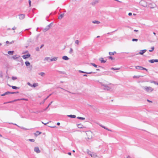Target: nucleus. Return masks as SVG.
I'll return each instance as SVG.
<instances>
[{"mask_svg":"<svg viewBox=\"0 0 158 158\" xmlns=\"http://www.w3.org/2000/svg\"><path fill=\"white\" fill-rule=\"evenodd\" d=\"M111 83H110L108 85L103 84L102 83H101L102 86L104 87L103 89L105 90H109L111 89V87L108 86L109 85H111Z\"/></svg>","mask_w":158,"mask_h":158,"instance_id":"nucleus-1","label":"nucleus"},{"mask_svg":"<svg viewBox=\"0 0 158 158\" xmlns=\"http://www.w3.org/2000/svg\"><path fill=\"white\" fill-rule=\"evenodd\" d=\"M143 89L145 90L147 92H150L153 90V89L151 87H143Z\"/></svg>","mask_w":158,"mask_h":158,"instance_id":"nucleus-2","label":"nucleus"},{"mask_svg":"<svg viewBox=\"0 0 158 158\" xmlns=\"http://www.w3.org/2000/svg\"><path fill=\"white\" fill-rule=\"evenodd\" d=\"M16 60L18 61H19L21 62L22 66H23L24 64L22 58L20 57V56L18 58H17Z\"/></svg>","mask_w":158,"mask_h":158,"instance_id":"nucleus-3","label":"nucleus"},{"mask_svg":"<svg viewBox=\"0 0 158 158\" xmlns=\"http://www.w3.org/2000/svg\"><path fill=\"white\" fill-rule=\"evenodd\" d=\"M135 68L136 69H141V70H145L146 71H148V69H146L143 68L142 66H135Z\"/></svg>","mask_w":158,"mask_h":158,"instance_id":"nucleus-4","label":"nucleus"},{"mask_svg":"<svg viewBox=\"0 0 158 158\" xmlns=\"http://www.w3.org/2000/svg\"><path fill=\"white\" fill-rule=\"evenodd\" d=\"M31 56V55L28 53L26 55H25L22 56V57L24 59H26L27 58H28Z\"/></svg>","mask_w":158,"mask_h":158,"instance_id":"nucleus-5","label":"nucleus"},{"mask_svg":"<svg viewBox=\"0 0 158 158\" xmlns=\"http://www.w3.org/2000/svg\"><path fill=\"white\" fill-rule=\"evenodd\" d=\"M34 151L36 152L37 153H38L40 152V151L38 147H35L34 148Z\"/></svg>","mask_w":158,"mask_h":158,"instance_id":"nucleus-6","label":"nucleus"},{"mask_svg":"<svg viewBox=\"0 0 158 158\" xmlns=\"http://www.w3.org/2000/svg\"><path fill=\"white\" fill-rule=\"evenodd\" d=\"M79 72L80 73H85L87 74H90L93 73H95V72H84L81 70H79Z\"/></svg>","mask_w":158,"mask_h":158,"instance_id":"nucleus-7","label":"nucleus"},{"mask_svg":"<svg viewBox=\"0 0 158 158\" xmlns=\"http://www.w3.org/2000/svg\"><path fill=\"white\" fill-rule=\"evenodd\" d=\"M19 19L21 20L23 19L25 17V15L24 14H20L19 15Z\"/></svg>","mask_w":158,"mask_h":158,"instance_id":"nucleus-8","label":"nucleus"},{"mask_svg":"<svg viewBox=\"0 0 158 158\" xmlns=\"http://www.w3.org/2000/svg\"><path fill=\"white\" fill-rule=\"evenodd\" d=\"M147 50L146 49H144L143 50H141L140 51V52L139 53V54L140 55H143L144 53Z\"/></svg>","mask_w":158,"mask_h":158,"instance_id":"nucleus-9","label":"nucleus"},{"mask_svg":"<svg viewBox=\"0 0 158 158\" xmlns=\"http://www.w3.org/2000/svg\"><path fill=\"white\" fill-rule=\"evenodd\" d=\"M11 93H10V92L7 91V92H6L5 93H4V94H2L1 95V96H4L6 95L11 94Z\"/></svg>","mask_w":158,"mask_h":158,"instance_id":"nucleus-10","label":"nucleus"},{"mask_svg":"<svg viewBox=\"0 0 158 158\" xmlns=\"http://www.w3.org/2000/svg\"><path fill=\"white\" fill-rule=\"evenodd\" d=\"M156 6V5L155 4H149V7L151 8H153L155 7Z\"/></svg>","mask_w":158,"mask_h":158,"instance_id":"nucleus-11","label":"nucleus"},{"mask_svg":"<svg viewBox=\"0 0 158 158\" xmlns=\"http://www.w3.org/2000/svg\"><path fill=\"white\" fill-rule=\"evenodd\" d=\"M51 95H52V94H49V96H48V97H47L46 98H45V99H44V100L43 101V102H41L40 103V104H44V102H45V101H46V100L47 98H49V97Z\"/></svg>","mask_w":158,"mask_h":158,"instance_id":"nucleus-12","label":"nucleus"},{"mask_svg":"<svg viewBox=\"0 0 158 158\" xmlns=\"http://www.w3.org/2000/svg\"><path fill=\"white\" fill-rule=\"evenodd\" d=\"M88 154L89 155L91 156L92 157H95L97 156L96 154L95 153H91V152H88Z\"/></svg>","mask_w":158,"mask_h":158,"instance_id":"nucleus-13","label":"nucleus"},{"mask_svg":"<svg viewBox=\"0 0 158 158\" xmlns=\"http://www.w3.org/2000/svg\"><path fill=\"white\" fill-rule=\"evenodd\" d=\"M58 59V57H54L53 58L50 59V60L51 61H56Z\"/></svg>","mask_w":158,"mask_h":158,"instance_id":"nucleus-14","label":"nucleus"},{"mask_svg":"<svg viewBox=\"0 0 158 158\" xmlns=\"http://www.w3.org/2000/svg\"><path fill=\"white\" fill-rule=\"evenodd\" d=\"M99 125L101 127H102L103 128H104V129H106L108 131H111V130H110L108 129L106 127H105V126H104L102 125Z\"/></svg>","mask_w":158,"mask_h":158,"instance_id":"nucleus-15","label":"nucleus"},{"mask_svg":"<svg viewBox=\"0 0 158 158\" xmlns=\"http://www.w3.org/2000/svg\"><path fill=\"white\" fill-rule=\"evenodd\" d=\"M64 14H62L59 16L58 17V19H61L64 17Z\"/></svg>","mask_w":158,"mask_h":158,"instance_id":"nucleus-16","label":"nucleus"},{"mask_svg":"<svg viewBox=\"0 0 158 158\" xmlns=\"http://www.w3.org/2000/svg\"><path fill=\"white\" fill-rule=\"evenodd\" d=\"M99 60L101 61V63H105L106 62V60H103L102 58H100Z\"/></svg>","mask_w":158,"mask_h":158,"instance_id":"nucleus-17","label":"nucleus"},{"mask_svg":"<svg viewBox=\"0 0 158 158\" xmlns=\"http://www.w3.org/2000/svg\"><path fill=\"white\" fill-rule=\"evenodd\" d=\"M67 116L71 118H75L76 117V116L75 115H72V114H71V115H68Z\"/></svg>","mask_w":158,"mask_h":158,"instance_id":"nucleus-18","label":"nucleus"},{"mask_svg":"<svg viewBox=\"0 0 158 158\" xmlns=\"http://www.w3.org/2000/svg\"><path fill=\"white\" fill-rule=\"evenodd\" d=\"M62 59L65 60H68L69 59V58L66 56H64L62 57Z\"/></svg>","mask_w":158,"mask_h":158,"instance_id":"nucleus-19","label":"nucleus"},{"mask_svg":"<svg viewBox=\"0 0 158 158\" xmlns=\"http://www.w3.org/2000/svg\"><path fill=\"white\" fill-rule=\"evenodd\" d=\"M38 84L37 83H34L33 85H32L31 87L35 88L38 86Z\"/></svg>","mask_w":158,"mask_h":158,"instance_id":"nucleus-20","label":"nucleus"},{"mask_svg":"<svg viewBox=\"0 0 158 158\" xmlns=\"http://www.w3.org/2000/svg\"><path fill=\"white\" fill-rule=\"evenodd\" d=\"M20 57L19 56L15 55L13 56L12 58L14 59L15 60V59H17V58H18V57Z\"/></svg>","mask_w":158,"mask_h":158,"instance_id":"nucleus-21","label":"nucleus"},{"mask_svg":"<svg viewBox=\"0 0 158 158\" xmlns=\"http://www.w3.org/2000/svg\"><path fill=\"white\" fill-rule=\"evenodd\" d=\"M77 126L78 128H83V126L81 124H77Z\"/></svg>","mask_w":158,"mask_h":158,"instance_id":"nucleus-22","label":"nucleus"},{"mask_svg":"<svg viewBox=\"0 0 158 158\" xmlns=\"http://www.w3.org/2000/svg\"><path fill=\"white\" fill-rule=\"evenodd\" d=\"M11 87L13 89H19L20 88L19 87H16L14 86H12Z\"/></svg>","mask_w":158,"mask_h":158,"instance_id":"nucleus-23","label":"nucleus"},{"mask_svg":"<svg viewBox=\"0 0 158 158\" xmlns=\"http://www.w3.org/2000/svg\"><path fill=\"white\" fill-rule=\"evenodd\" d=\"M25 64L26 66H28L30 64V63L28 61H26L25 62Z\"/></svg>","mask_w":158,"mask_h":158,"instance_id":"nucleus-24","label":"nucleus"},{"mask_svg":"<svg viewBox=\"0 0 158 158\" xmlns=\"http://www.w3.org/2000/svg\"><path fill=\"white\" fill-rule=\"evenodd\" d=\"M52 101L49 104V105H48V106L45 109H44V111H45L46 110H47L48 109V107L52 103Z\"/></svg>","mask_w":158,"mask_h":158,"instance_id":"nucleus-25","label":"nucleus"},{"mask_svg":"<svg viewBox=\"0 0 158 158\" xmlns=\"http://www.w3.org/2000/svg\"><path fill=\"white\" fill-rule=\"evenodd\" d=\"M49 29V28L47 26L44 29L43 31H46L48 30Z\"/></svg>","mask_w":158,"mask_h":158,"instance_id":"nucleus-26","label":"nucleus"},{"mask_svg":"<svg viewBox=\"0 0 158 158\" xmlns=\"http://www.w3.org/2000/svg\"><path fill=\"white\" fill-rule=\"evenodd\" d=\"M92 23H94V24H99L100 23V22L98 21H96V20H95V21H93L92 22Z\"/></svg>","mask_w":158,"mask_h":158,"instance_id":"nucleus-27","label":"nucleus"},{"mask_svg":"<svg viewBox=\"0 0 158 158\" xmlns=\"http://www.w3.org/2000/svg\"><path fill=\"white\" fill-rule=\"evenodd\" d=\"M14 52V51H9L8 53L9 55H13Z\"/></svg>","mask_w":158,"mask_h":158,"instance_id":"nucleus-28","label":"nucleus"},{"mask_svg":"<svg viewBox=\"0 0 158 158\" xmlns=\"http://www.w3.org/2000/svg\"><path fill=\"white\" fill-rule=\"evenodd\" d=\"M116 53V52H109V54L110 56H112V55H114V54Z\"/></svg>","mask_w":158,"mask_h":158,"instance_id":"nucleus-29","label":"nucleus"},{"mask_svg":"<svg viewBox=\"0 0 158 158\" xmlns=\"http://www.w3.org/2000/svg\"><path fill=\"white\" fill-rule=\"evenodd\" d=\"M77 118L78 119H81L82 120H84L85 119V118L82 117H77Z\"/></svg>","mask_w":158,"mask_h":158,"instance_id":"nucleus-30","label":"nucleus"},{"mask_svg":"<svg viewBox=\"0 0 158 158\" xmlns=\"http://www.w3.org/2000/svg\"><path fill=\"white\" fill-rule=\"evenodd\" d=\"M90 64H91V65H92V66H94V67H95V68H97L98 67V66L97 65H96L94 63H91Z\"/></svg>","mask_w":158,"mask_h":158,"instance_id":"nucleus-31","label":"nucleus"},{"mask_svg":"<svg viewBox=\"0 0 158 158\" xmlns=\"http://www.w3.org/2000/svg\"><path fill=\"white\" fill-rule=\"evenodd\" d=\"M135 55H136L135 54H134L133 53H132L131 54V55H129V56H128V57H132L133 56H135Z\"/></svg>","mask_w":158,"mask_h":158,"instance_id":"nucleus-32","label":"nucleus"},{"mask_svg":"<svg viewBox=\"0 0 158 158\" xmlns=\"http://www.w3.org/2000/svg\"><path fill=\"white\" fill-rule=\"evenodd\" d=\"M111 69V70H118L120 69V68H112Z\"/></svg>","mask_w":158,"mask_h":158,"instance_id":"nucleus-33","label":"nucleus"},{"mask_svg":"<svg viewBox=\"0 0 158 158\" xmlns=\"http://www.w3.org/2000/svg\"><path fill=\"white\" fill-rule=\"evenodd\" d=\"M39 74L41 75L42 76H44L45 74V73L44 72H41L39 73Z\"/></svg>","mask_w":158,"mask_h":158,"instance_id":"nucleus-34","label":"nucleus"},{"mask_svg":"<svg viewBox=\"0 0 158 158\" xmlns=\"http://www.w3.org/2000/svg\"><path fill=\"white\" fill-rule=\"evenodd\" d=\"M50 58L49 57H46L44 59V60H47L48 61L50 59Z\"/></svg>","mask_w":158,"mask_h":158,"instance_id":"nucleus-35","label":"nucleus"},{"mask_svg":"<svg viewBox=\"0 0 158 158\" xmlns=\"http://www.w3.org/2000/svg\"><path fill=\"white\" fill-rule=\"evenodd\" d=\"M41 133V132H40L37 131H36V134H35V135H40Z\"/></svg>","mask_w":158,"mask_h":158,"instance_id":"nucleus-36","label":"nucleus"},{"mask_svg":"<svg viewBox=\"0 0 158 158\" xmlns=\"http://www.w3.org/2000/svg\"><path fill=\"white\" fill-rule=\"evenodd\" d=\"M154 47H152V48H151V50H149V51L150 52H152V51H153V50H154Z\"/></svg>","mask_w":158,"mask_h":158,"instance_id":"nucleus-37","label":"nucleus"},{"mask_svg":"<svg viewBox=\"0 0 158 158\" xmlns=\"http://www.w3.org/2000/svg\"><path fill=\"white\" fill-rule=\"evenodd\" d=\"M141 76H133V78H138L139 77H140Z\"/></svg>","mask_w":158,"mask_h":158,"instance_id":"nucleus-38","label":"nucleus"},{"mask_svg":"<svg viewBox=\"0 0 158 158\" xmlns=\"http://www.w3.org/2000/svg\"><path fill=\"white\" fill-rule=\"evenodd\" d=\"M73 52V49L72 48H70V51L69 52V53L70 54H72Z\"/></svg>","mask_w":158,"mask_h":158,"instance_id":"nucleus-39","label":"nucleus"},{"mask_svg":"<svg viewBox=\"0 0 158 158\" xmlns=\"http://www.w3.org/2000/svg\"><path fill=\"white\" fill-rule=\"evenodd\" d=\"M20 100H24V101H27L28 100V99H26V98H22L20 99Z\"/></svg>","mask_w":158,"mask_h":158,"instance_id":"nucleus-40","label":"nucleus"},{"mask_svg":"<svg viewBox=\"0 0 158 158\" xmlns=\"http://www.w3.org/2000/svg\"><path fill=\"white\" fill-rule=\"evenodd\" d=\"M53 24L52 23H51L49 25L47 26L50 28L52 26V25Z\"/></svg>","mask_w":158,"mask_h":158,"instance_id":"nucleus-41","label":"nucleus"},{"mask_svg":"<svg viewBox=\"0 0 158 158\" xmlns=\"http://www.w3.org/2000/svg\"><path fill=\"white\" fill-rule=\"evenodd\" d=\"M108 58L111 60H113L114 59V58L112 56H109L108 57Z\"/></svg>","mask_w":158,"mask_h":158,"instance_id":"nucleus-42","label":"nucleus"},{"mask_svg":"<svg viewBox=\"0 0 158 158\" xmlns=\"http://www.w3.org/2000/svg\"><path fill=\"white\" fill-rule=\"evenodd\" d=\"M148 61L149 62L153 63H154L153 59L152 60H148Z\"/></svg>","mask_w":158,"mask_h":158,"instance_id":"nucleus-43","label":"nucleus"},{"mask_svg":"<svg viewBox=\"0 0 158 158\" xmlns=\"http://www.w3.org/2000/svg\"><path fill=\"white\" fill-rule=\"evenodd\" d=\"M29 140L30 142H34L35 141V140L33 139H29Z\"/></svg>","mask_w":158,"mask_h":158,"instance_id":"nucleus-44","label":"nucleus"},{"mask_svg":"<svg viewBox=\"0 0 158 158\" xmlns=\"http://www.w3.org/2000/svg\"><path fill=\"white\" fill-rule=\"evenodd\" d=\"M138 40L137 39H132V41H138Z\"/></svg>","mask_w":158,"mask_h":158,"instance_id":"nucleus-45","label":"nucleus"},{"mask_svg":"<svg viewBox=\"0 0 158 158\" xmlns=\"http://www.w3.org/2000/svg\"><path fill=\"white\" fill-rule=\"evenodd\" d=\"M35 50L36 51L39 52L40 51V49L38 47H37L35 48Z\"/></svg>","mask_w":158,"mask_h":158,"instance_id":"nucleus-46","label":"nucleus"},{"mask_svg":"<svg viewBox=\"0 0 158 158\" xmlns=\"http://www.w3.org/2000/svg\"><path fill=\"white\" fill-rule=\"evenodd\" d=\"M10 93H11V94H17L19 93V92H10Z\"/></svg>","mask_w":158,"mask_h":158,"instance_id":"nucleus-47","label":"nucleus"},{"mask_svg":"<svg viewBox=\"0 0 158 158\" xmlns=\"http://www.w3.org/2000/svg\"><path fill=\"white\" fill-rule=\"evenodd\" d=\"M17 79V77H12V80H16Z\"/></svg>","mask_w":158,"mask_h":158,"instance_id":"nucleus-48","label":"nucleus"},{"mask_svg":"<svg viewBox=\"0 0 158 158\" xmlns=\"http://www.w3.org/2000/svg\"><path fill=\"white\" fill-rule=\"evenodd\" d=\"M154 63L155 62H158V59H153Z\"/></svg>","mask_w":158,"mask_h":158,"instance_id":"nucleus-49","label":"nucleus"},{"mask_svg":"<svg viewBox=\"0 0 158 158\" xmlns=\"http://www.w3.org/2000/svg\"><path fill=\"white\" fill-rule=\"evenodd\" d=\"M28 2H29V6L30 7L31 6V1L30 0H29L28 1Z\"/></svg>","mask_w":158,"mask_h":158,"instance_id":"nucleus-50","label":"nucleus"},{"mask_svg":"<svg viewBox=\"0 0 158 158\" xmlns=\"http://www.w3.org/2000/svg\"><path fill=\"white\" fill-rule=\"evenodd\" d=\"M79 42V41L78 40H76L75 41V43L77 44H78Z\"/></svg>","mask_w":158,"mask_h":158,"instance_id":"nucleus-51","label":"nucleus"},{"mask_svg":"<svg viewBox=\"0 0 158 158\" xmlns=\"http://www.w3.org/2000/svg\"><path fill=\"white\" fill-rule=\"evenodd\" d=\"M98 2V0H96L93 2V3H94V4H95L97 3Z\"/></svg>","mask_w":158,"mask_h":158,"instance_id":"nucleus-52","label":"nucleus"},{"mask_svg":"<svg viewBox=\"0 0 158 158\" xmlns=\"http://www.w3.org/2000/svg\"><path fill=\"white\" fill-rule=\"evenodd\" d=\"M19 100H20V99H15V100H14L13 101H14V102H16V101H19Z\"/></svg>","mask_w":158,"mask_h":158,"instance_id":"nucleus-53","label":"nucleus"},{"mask_svg":"<svg viewBox=\"0 0 158 158\" xmlns=\"http://www.w3.org/2000/svg\"><path fill=\"white\" fill-rule=\"evenodd\" d=\"M149 81L151 83H154L155 81H152V80H150Z\"/></svg>","mask_w":158,"mask_h":158,"instance_id":"nucleus-54","label":"nucleus"},{"mask_svg":"<svg viewBox=\"0 0 158 158\" xmlns=\"http://www.w3.org/2000/svg\"><path fill=\"white\" fill-rule=\"evenodd\" d=\"M21 129H24V130H27V129H26V128H24V127H20Z\"/></svg>","mask_w":158,"mask_h":158,"instance_id":"nucleus-55","label":"nucleus"},{"mask_svg":"<svg viewBox=\"0 0 158 158\" xmlns=\"http://www.w3.org/2000/svg\"><path fill=\"white\" fill-rule=\"evenodd\" d=\"M27 84L28 85L30 86L31 87V86L32 85L31 84L30 82H27Z\"/></svg>","mask_w":158,"mask_h":158,"instance_id":"nucleus-56","label":"nucleus"},{"mask_svg":"<svg viewBox=\"0 0 158 158\" xmlns=\"http://www.w3.org/2000/svg\"><path fill=\"white\" fill-rule=\"evenodd\" d=\"M39 37V35H37L36 36V40H35V41H37V40H38V39Z\"/></svg>","mask_w":158,"mask_h":158,"instance_id":"nucleus-57","label":"nucleus"},{"mask_svg":"<svg viewBox=\"0 0 158 158\" xmlns=\"http://www.w3.org/2000/svg\"><path fill=\"white\" fill-rule=\"evenodd\" d=\"M29 42L31 43H34L33 40H31V39H30L29 40Z\"/></svg>","mask_w":158,"mask_h":158,"instance_id":"nucleus-58","label":"nucleus"},{"mask_svg":"<svg viewBox=\"0 0 158 158\" xmlns=\"http://www.w3.org/2000/svg\"><path fill=\"white\" fill-rule=\"evenodd\" d=\"M154 84L155 85H158V82H157L156 81H155V82H154Z\"/></svg>","mask_w":158,"mask_h":158,"instance_id":"nucleus-59","label":"nucleus"},{"mask_svg":"<svg viewBox=\"0 0 158 158\" xmlns=\"http://www.w3.org/2000/svg\"><path fill=\"white\" fill-rule=\"evenodd\" d=\"M147 101L148 102H151V103H152V101H150V100H148V99H147Z\"/></svg>","mask_w":158,"mask_h":158,"instance_id":"nucleus-60","label":"nucleus"},{"mask_svg":"<svg viewBox=\"0 0 158 158\" xmlns=\"http://www.w3.org/2000/svg\"><path fill=\"white\" fill-rule=\"evenodd\" d=\"M132 15V13H128V15L129 16H131Z\"/></svg>","mask_w":158,"mask_h":158,"instance_id":"nucleus-61","label":"nucleus"},{"mask_svg":"<svg viewBox=\"0 0 158 158\" xmlns=\"http://www.w3.org/2000/svg\"><path fill=\"white\" fill-rule=\"evenodd\" d=\"M28 34L29 35H31V31H28Z\"/></svg>","mask_w":158,"mask_h":158,"instance_id":"nucleus-62","label":"nucleus"},{"mask_svg":"<svg viewBox=\"0 0 158 158\" xmlns=\"http://www.w3.org/2000/svg\"><path fill=\"white\" fill-rule=\"evenodd\" d=\"M44 44H42V45L41 46H40V48H42V47H44Z\"/></svg>","mask_w":158,"mask_h":158,"instance_id":"nucleus-63","label":"nucleus"},{"mask_svg":"<svg viewBox=\"0 0 158 158\" xmlns=\"http://www.w3.org/2000/svg\"><path fill=\"white\" fill-rule=\"evenodd\" d=\"M16 29V27H14L12 28V30H14Z\"/></svg>","mask_w":158,"mask_h":158,"instance_id":"nucleus-64","label":"nucleus"}]
</instances>
